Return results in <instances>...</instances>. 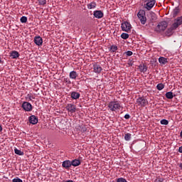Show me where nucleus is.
<instances>
[{"label": "nucleus", "mask_w": 182, "mask_h": 182, "mask_svg": "<svg viewBox=\"0 0 182 182\" xmlns=\"http://www.w3.org/2000/svg\"><path fill=\"white\" fill-rule=\"evenodd\" d=\"M92 69L94 73H101L102 70H103L102 66H100V65L97 64V63L92 64Z\"/></svg>", "instance_id": "obj_9"}, {"label": "nucleus", "mask_w": 182, "mask_h": 182, "mask_svg": "<svg viewBox=\"0 0 182 182\" xmlns=\"http://www.w3.org/2000/svg\"><path fill=\"white\" fill-rule=\"evenodd\" d=\"M22 108L26 112H32V105L28 102H23Z\"/></svg>", "instance_id": "obj_10"}, {"label": "nucleus", "mask_w": 182, "mask_h": 182, "mask_svg": "<svg viewBox=\"0 0 182 182\" xmlns=\"http://www.w3.org/2000/svg\"><path fill=\"white\" fill-rule=\"evenodd\" d=\"M79 127L81 133H85V132H86V127H85V125L79 126Z\"/></svg>", "instance_id": "obj_30"}, {"label": "nucleus", "mask_w": 182, "mask_h": 182, "mask_svg": "<svg viewBox=\"0 0 182 182\" xmlns=\"http://www.w3.org/2000/svg\"><path fill=\"white\" fill-rule=\"evenodd\" d=\"M164 179L161 178H159L158 180V182H164Z\"/></svg>", "instance_id": "obj_38"}, {"label": "nucleus", "mask_w": 182, "mask_h": 182, "mask_svg": "<svg viewBox=\"0 0 182 182\" xmlns=\"http://www.w3.org/2000/svg\"><path fill=\"white\" fill-rule=\"evenodd\" d=\"M121 28L124 32H130L132 30V24H130L129 21H124L121 24Z\"/></svg>", "instance_id": "obj_5"}, {"label": "nucleus", "mask_w": 182, "mask_h": 182, "mask_svg": "<svg viewBox=\"0 0 182 182\" xmlns=\"http://www.w3.org/2000/svg\"><path fill=\"white\" fill-rule=\"evenodd\" d=\"M20 22H21V23H26V22H28V18L26 16H22L20 18Z\"/></svg>", "instance_id": "obj_27"}, {"label": "nucleus", "mask_w": 182, "mask_h": 182, "mask_svg": "<svg viewBox=\"0 0 182 182\" xmlns=\"http://www.w3.org/2000/svg\"><path fill=\"white\" fill-rule=\"evenodd\" d=\"M137 16L141 25H146V22H147V18L146 17V11H144V10H140L137 14Z\"/></svg>", "instance_id": "obj_3"}, {"label": "nucleus", "mask_w": 182, "mask_h": 182, "mask_svg": "<svg viewBox=\"0 0 182 182\" xmlns=\"http://www.w3.org/2000/svg\"><path fill=\"white\" fill-rule=\"evenodd\" d=\"M121 38L122 39H129V34L128 33H122L121 34Z\"/></svg>", "instance_id": "obj_29"}, {"label": "nucleus", "mask_w": 182, "mask_h": 182, "mask_svg": "<svg viewBox=\"0 0 182 182\" xmlns=\"http://www.w3.org/2000/svg\"><path fill=\"white\" fill-rule=\"evenodd\" d=\"M14 152L16 154H18V156H23L25 154L23 153V151H22L16 148L14 149Z\"/></svg>", "instance_id": "obj_25"}, {"label": "nucleus", "mask_w": 182, "mask_h": 182, "mask_svg": "<svg viewBox=\"0 0 182 182\" xmlns=\"http://www.w3.org/2000/svg\"><path fill=\"white\" fill-rule=\"evenodd\" d=\"M124 117V119H126L127 120V119H130V114H126Z\"/></svg>", "instance_id": "obj_36"}, {"label": "nucleus", "mask_w": 182, "mask_h": 182, "mask_svg": "<svg viewBox=\"0 0 182 182\" xmlns=\"http://www.w3.org/2000/svg\"><path fill=\"white\" fill-rule=\"evenodd\" d=\"M179 167H180L181 170H182V163H181V164H179Z\"/></svg>", "instance_id": "obj_42"}, {"label": "nucleus", "mask_w": 182, "mask_h": 182, "mask_svg": "<svg viewBox=\"0 0 182 182\" xmlns=\"http://www.w3.org/2000/svg\"><path fill=\"white\" fill-rule=\"evenodd\" d=\"M156 89L158 90H163L164 89V84L163 83H159L156 85Z\"/></svg>", "instance_id": "obj_26"}, {"label": "nucleus", "mask_w": 182, "mask_h": 182, "mask_svg": "<svg viewBox=\"0 0 182 182\" xmlns=\"http://www.w3.org/2000/svg\"><path fill=\"white\" fill-rule=\"evenodd\" d=\"M70 97L73 99V100H77L79 97H80V93L73 91L70 92Z\"/></svg>", "instance_id": "obj_13"}, {"label": "nucleus", "mask_w": 182, "mask_h": 182, "mask_svg": "<svg viewBox=\"0 0 182 182\" xmlns=\"http://www.w3.org/2000/svg\"><path fill=\"white\" fill-rule=\"evenodd\" d=\"M65 109L69 113H76V105H75L74 104H68L65 107Z\"/></svg>", "instance_id": "obj_7"}, {"label": "nucleus", "mask_w": 182, "mask_h": 182, "mask_svg": "<svg viewBox=\"0 0 182 182\" xmlns=\"http://www.w3.org/2000/svg\"><path fill=\"white\" fill-rule=\"evenodd\" d=\"M160 123H161V124H164V126H167V124H168V120L161 119Z\"/></svg>", "instance_id": "obj_31"}, {"label": "nucleus", "mask_w": 182, "mask_h": 182, "mask_svg": "<svg viewBox=\"0 0 182 182\" xmlns=\"http://www.w3.org/2000/svg\"><path fill=\"white\" fill-rule=\"evenodd\" d=\"M124 54L127 55V56H132V55H133V52L128 50L125 52Z\"/></svg>", "instance_id": "obj_35"}, {"label": "nucleus", "mask_w": 182, "mask_h": 182, "mask_svg": "<svg viewBox=\"0 0 182 182\" xmlns=\"http://www.w3.org/2000/svg\"><path fill=\"white\" fill-rule=\"evenodd\" d=\"M159 62L161 63V65H166L167 63V58L164 57H160L159 58Z\"/></svg>", "instance_id": "obj_21"}, {"label": "nucleus", "mask_w": 182, "mask_h": 182, "mask_svg": "<svg viewBox=\"0 0 182 182\" xmlns=\"http://www.w3.org/2000/svg\"><path fill=\"white\" fill-rule=\"evenodd\" d=\"M96 2L92 1L87 5L88 9H95L96 8Z\"/></svg>", "instance_id": "obj_22"}, {"label": "nucleus", "mask_w": 182, "mask_h": 182, "mask_svg": "<svg viewBox=\"0 0 182 182\" xmlns=\"http://www.w3.org/2000/svg\"><path fill=\"white\" fill-rule=\"evenodd\" d=\"M117 182H127V181L123 178H117Z\"/></svg>", "instance_id": "obj_34"}, {"label": "nucleus", "mask_w": 182, "mask_h": 182, "mask_svg": "<svg viewBox=\"0 0 182 182\" xmlns=\"http://www.w3.org/2000/svg\"><path fill=\"white\" fill-rule=\"evenodd\" d=\"M77 77V73L76 71H71L70 73V79H76Z\"/></svg>", "instance_id": "obj_23"}, {"label": "nucleus", "mask_w": 182, "mask_h": 182, "mask_svg": "<svg viewBox=\"0 0 182 182\" xmlns=\"http://www.w3.org/2000/svg\"><path fill=\"white\" fill-rule=\"evenodd\" d=\"M108 108L111 112H117V110H120L122 105H120L119 101H111L108 104Z\"/></svg>", "instance_id": "obj_1"}, {"label": "nucleus", "mask_w": 182, "mask_h": 182, "mask_svg": "<svg viewBox=\"0 0 182 182\" xmlns=\"http://www.w3.org/2000/svg\"><path fill=\"white\" fill-rule=\"evenodd\" d=\"M65 182H73V181H72V180H68V181H66Z\"/></svg>", "instance_id": "obj_43"}, {"label": "nucleus", "mask_w": 182, "mask_h": 182, "mask_svg": "<svg viewBox=\"0 0 182 182\" xmlns=\"http://www.w3.org/2000/svg\"><path fill=\"white\" fill-rule=\"evenodd\" d=\"M131 139H132V134L127 133L125 134L124 140H126V141H130Z\"/></svg>", "instance_id": "obj_24"}, {"label": "nucleus", "mask_w": 182, "mask_h": 182, "mask_svg": "<svg viewBox=\"0 0 182 182\" xmlns=\"http://www.w3.org/2000/svg\"><path fill=\"white\" fill-rule=\"evenodd\" d=\"M179 13H180V9H178V7H176L173 10L171 15H172L173 18H176V16H177V15H178Z\"/></svg>", "instance_id": "obj_17"}, {"label": "nucleus", "mask_w": 182, "mask_h": 182, "mask_svg": "<svg viewBox=\"0 0 182 182\" xmlns=\"http://www.w3.org/2000/svg\"><path fill=\"white\" fill-rule=\"evenodd\" d=\"M62 166L64 168H66V170H68V168H70L72 166V162L70 160L64 161L62 164Z\"/></svg>", "instance_id": "obj_15"}, {"label": "nucleus", "mask_w": 182, "mask_h": 182, "mask_svg": "<svg viewBox=\"0 0 182 182\" xmlns=\"http://www.w3.org/2000/svg\"><path fill=\"white\" fill-rule=\"evenodd\" d=\"M12 182H23V181H22V179L17 177L16 178H14L12 180Z\"/></svg>", "instance_id": "obj_33"}, {"label": "nucleus", "mask_w": 182, "mask_h": 182, "mask_svg": "<svg viewBox=\"0 0 182 182\" xmlns=\"http://www.w3.org/2000/svg\"><path fill=\"white\" fill-rule=\"evenodd\" d=\"M178 152L182 153V146L179 147Z\"/></svg>", "instance_id": "obj_39"}, {"label": "nucleus", "mask_w": 182, "mask_h": 182, "mask_svg": "<svg viewBox=\"0 0 182 182\" xmlns=\"http://www.w3.org/2000/svg\"><path fill=\"white\" fill-rule=\"evenodd\" d=\"M38 2L39 5H41L44 6V5H46V0H38Z\"/></svg>", "instance_id": "obj_32"}, {"label": "nucleus", "mask_w": 182, "mask_h": 182, "mask_svg": "<svg viewBox=\"0 0 182 182\" xmlns=\"http://www.w3.org/2000/svg\"><path fill=\"white\" fill-rule=\"evenodd\" d=\"M28 120L31 124H38V117L35 115H31L28 117Z\"/></svg>", "instance_id": "obj_14"}, {"label": "nucleus", "mask_w": 182, "mask_h": 182, "mask_svg": "<svg viewBox=\"0 0 182 182\" xmlns=\"http://www.w3.org/2000/svg\"><path fill=\"white\" fill-rule=\"evenodd\" d=\"M128 65H129V66H133V63L130 62L129 63H128Z\"/></svg>", "instance_id": "obj_41"}, {"label": "nucleus", "mask_w": 182, "mask_h": 182, "mask_svg": "<svg viewBox=\"0 0 182 182\" xmlns=\"http://www.w3.org/2000/svg\"><path fill=\"white\" fill-rule=\"evenodd\" d=\"M10 58H11V59H18V58H19V53L16 50H13L10 53Z\"/></svg>", "instance_id": "obj_16"}, {"label": "nucleus", "mask_w": 182, "mask_h": 182, "mask_svg": "<svg viewBox=\"0 0 182 182\" xmlns=\"http://www.w3.org/2000/svg\"><path fill=\"white\" fill-rule=\"evenodd\" d=\"M165 96H166V99H169V100L173 99V97H176V95H173V92H167L165 94Z\"/></svg>", "instance_id": "obj_20"}, {"label": "nucleus", "mask_w": 182, "mask_h": 182, "mask_svg": "<svg viewBox=\"0 0 182 182\" xmlns=\"http://www.w3.org/2000/svg\"><path fill=\"white\" fill-rule=\"evenodd\" d=\"M0 132H2V126L0 125Z\"/></svg>", "instance_id": "obj_44"}, {"label": "nucleus", "mask_w": 182, "mask_h": 182, "mask_svg": "<svg viewBox=\"0 0 182 182\" xmlns=\"http://www.w3.org/2000/svg\"><path fill=\"white\" fill-rule=\"evenodd\" d=\"M146 2V9H147V11H150L153 6H154V5H156V0H152V1H146L145 0Z\"/></svg>", "instance_id": "obj_8"}, {"label": "nucleus", "mask_w": 182, "mask_h": 182, "mask_svg": "<svg viewBox=\"0 0 182 182\" xmlns=\"http://www.w3.org/2000/svg\"><path fill=\"white\" fill-rule=\"evenodd\" d=\"M71 166L73 167H77V166H80V160L79 159H74L71 161Z\"/></svg>", "instance_id": "obj_18"}, {"label": "nucleus", "mask_w": 182, "mask_h": 182, "mask_svg": "<svg viewBox=\"0 0 182 182\" xmlns=\"http://www.w3.org/2000/svg\"><path fill=\"white\" fill-rule=\"evenodd\" d=\"M180 25H182V16L178 17L175 19L174 23L172 24L170 29H168V32H171L172 31H176Z\"/></svg>", "instance_id": "obj_2"}, {"label": "nucleus", "mask_w": 182, "mask_h": 182, "mask_svg": "<svg viewBox=\"0 0 182 182\" xmlns=\"http://www.w3.org/2000/svg\"><path fill=\"white\" fill-rule=\"evenodd\" d=\"M167 26H168V23L166 21H161L157 26L158 32H163L167 29Z\"/></svg>", "instance_id": "obj_6"}, {"label": "nucleus", "mask_w": 182, "mask_h": 182, "mask_svg": "<svg viewBox=\"0 0 182 182\" xmlns=\"http://www.w3.org/2000/svg\"><path fill=\"white\" fill-rule=\"evenodd\" d=\"M93 15L95 18H97V19H102L105 14L102 12V11L96 10L94 11Z\"/></svg>", "instance_id": "obj_12"}, {"label": "nucleus", "mask_w": 182, "mask_h": 182, "mask_svg": "<svg viewBox=\"0 0 182 182\" xmlns=\"http://www.w3.org/2000/svg\"><path fill=\"white\" fill-rule=\"evenodd\" d=\"M118 48L117 46L112 45L110 46V52L114 53L116 50H117Z\"/></svg>", "instance_id": "obj_28"}, {"label": "nucleus", "mask_w": 182, "mask_h": 182, "mask_svg": "<svg viewBox=\"0 0 182 182\" xmlns=\"http://www.w3.org/2000/svg\"><path fill=\"white\" fill-rule=\"evenodd\" d=\"M27 96H28L29 100H32V99H35V97L31 96L30 95H28Z\"/></svg>", "instance_id": "obj_37"}, {"label": "nucleus", "mask_w": 182, "mask_h": 182, "mask_svg": "<svg viewBox=\"0 0 182 182\" xmlns=\"http://www.w3.org/2000/svg\"><path fill=\"white\" fill-rule=\"evenodd\" d=\"M136 103L138 106H141V107H144L149 105V101L144 97H139L136 100Z\"/></svg>", "instance_id": "obj_4"}, {"label": "nucleus", "mask_w": 182, "mask_h": 182, "mask_svg": "<svg viewBox=\"0 0 182 182\" xmlns=\"http://www.w3.org/2000/svg\"><path fill=\"white\" fill-rule=\"evenodd\" d=\"M139 68L140 72H143L144 73H145V72H147L148 67L145 64H143V65L141 64L139 66Z\"/></svg>", "instance_id": "obj_19"}, {"label": "nucleus", "mask_w": 182, "mask_h": 182, "mask_svg": "<svg viewBox=\"0 0 182 182\" xmlns=\"http://www.w3.org/2000/svg\"><path fill=\"white\" fill-rule=\"evenodd\" d=\"M34 43L37 46H42V43H43V39H42V37L37 36L34 38Z\"/></svg>", "instance_id": "obj_11"}, {"label": "nucleus", "mask_w": 182, "mask_h": 182, "mask_svg": "<svg viewBox=\"0 0 182 182\" xmlns=\"http://www.w3.org/2000/svg\"><path fill=\"white\" fill-rule=\"evenodd\" d=\"M66 83H70V80L68 78L65 79Z\"/></svg>", "instance_id": "obj_40"}]
</instances>
